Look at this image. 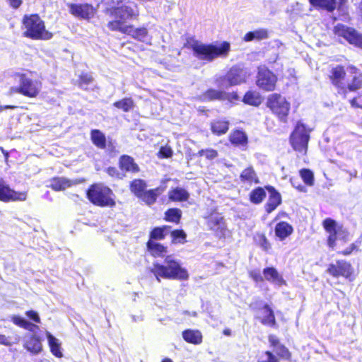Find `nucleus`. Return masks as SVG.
Wrapping results in <instances>:
<instances>
[{
	"mask_svg": "<svg viewBox=\"0 0 362 362\" xmlns=\"http://www.w3.org/2000/svg\"><path fill=\"white\" fill-rule=\"evenodd\" d=\"M105 13L116 19L109 21L107 28L112 32H119L130 36L141 42L149 40L148 29L144 27L134 28L133 25H125L127 20H137L140 12L138 4L133 0H117L115 6L107 8Z\"/></svg>",
	"mask_w": 362,
	"mask_h": 362,
	"instance_id": "nucleus-1",
	"label": "nucleus"
},
{
	"mask_svg": "<svg viewBox=\"0 0 362 362\" xmlns=\"http://www.w3.org/2000/svg\"><path fill=\"white\" fill-rule=\"evenodd\" d=\"M347 71L350 79L346 83V70L342 64L331 67L327 76L331 84L343 98H346L348 93L356 92L362 88V72L360 69L356 66L350 64L347 66Z\"/></svg>",
	"mask_w": 362,
	"mask_h": 362,
	"instance_id": "nucleus-2",
	"label": "nucleus"
},
{
	"mask_svg": "<svg viewBox=\"0 0 362 362\" xmlns=\"http://www.w3.org/2000/svg\"><path fill=\"white\" fill-rule=\"evenodd\" d=\"M184 47L191 49L199 60L206 62H211L217 58H226L231 50L230 43L228 41L205 44L194 40L192 44H185Z\"/></svg>",
	"mask_w": 362,
	"mask_h": 362,
	"instance_id": "nucleus-3",
	"label": "nucleus"
},
{
	"mask_svg": "<svg viewBox=\"0 0 362 362\" xmlns=\"http://www.w3.org/2000/svg\"><path fill=\"white\" fill-rule=\"evenodd\" d=\"M23 36L33 40H49L53 33L46 28L45 21L38 13L25 14L21 20Z\"/></svg>",
	"mask_w": 362,
	"mask_h": 362,
	"instance_id": "nucleus-4",
	"label": "nucleus"
},
{
	"mask_svg": "<svg viewBox=\"0 0 362 362\" xmlns=\"http://www.w3.org/2000/svg\"><path fill=\"white\" fill-rule=\"evenodd\" d=\"M86 199L93 206L100 208H113L116 206L113 190L103 182H94L86 191Z\"/></svg>",
	"mask_w": 362,
	"mask_h": 362,
	"instance_id": "nucleus-5",
	"label": "nucleus"
},
{
	"mask_svg": "<svg viewBox=\"0 0 362 362\" xmlns=\"http://www.w3.org/2000/svg\"><path fill=\"white\" fill-rule=\"evenodd\" d=\"M151 272L158 281H160V278L177 280H187L189 278L187 270L182 267L177 261L171 259L170 256H167L165 259V264L153 263Z\"/></svg>",
	"mask_w": 362,
	"mask_h": 362,
	"instance_id": "nucleus-6",
	"label": "nucleus"
},
{
	"mask_svg": "<svg viewBox=\"0 0 362 362\" xmlns=\"http://www.w3.org/2000/svg\"><path fill=\"white\" fill-rule=\"evenodd\" d=\"M311 129L301 121H298L289 136V144L298 156H306L310 139Z\"/></svg>",
	"mask_w": 362,
	"mask_h": 362,
	"instance_id": "nucleus-7",
	"label": "nucleus"
},
{
	"mask_svg": "<svg viewBox=\"0 0 362 362\" xmlns=\"http://www.w3.org/2000/svg\"><path fill=\"white\" fill-rule=\"evenodd\" d=\"M130 192L140 201L148 206L154 204L158 197L161 194L163 189L160 187L146 189V182L141 178L132 180L129 185Z\"/></svg>",
	"mask_w": 362,
	"mask_h": 362,
	"instance_id": "nucleus-8",
	"label": "nucleus"
},
{
	"mask_svg": "<svg viewBox=\"0 0 362 362\" xmlns=\"http://www.w3.org/2000/svg\"><path fill=\"white\" fill-rule=\"evenodd\" d=\"M266 107L282 123H287L291 110V103L281 94L274 93L268 95Z\"/></svg>",
	"mask_w": 362,
	"mask_h": 362,
	"instance_id": "nucleus-9",
	"label": "nucleus"
},
{
	"mask_svg": "<svg viewBox=\"0 0 362 362\" xmlns=\"http://www.w3.org/2000/svg\"><path fill=\"white\" fill-rule=\"evenodd\" d=\"M322 225L325 232L328 233L327 245L329 248L334 249L336 247L338 239H341L344 242L349 240L348 230L342 225H338L335 220L326 218L323 220Z\"/></svg>",
	"mask_w": 362,
	"mask_h": 362,
	"instance_id": "nucleus-10",
	"label": "nucleus"
},
{
	"mask_svg": "<svg viewBox=\"0 0 362 362\" xmlns=\"http://www.w3.org/2000/svg\"><path fill=\"white\" fill-rule=\"evenodd\" d=\"M278 77L272 70L265 66L257 67L255 83L262 90L272 92L276 89Z\"/></svg>",
	"mask_w": 362,
	"mask_h": 362,
	"instance_id": "nucleus-11",
	"label": "nucleus"
},
{
	"mask_svg": "<svg viewBox=\"0 0 362 362\" xmlns=\"http://www.w3.org/2000/svg\"><path fill=\"white\" fill-rule=\"evenodd\" d=\"M327 272L334 278L341 276L350 281H354L356 277L353 266L346 259H337L335 263L329 264Z\"/></svg>",
	"mask_w": 362,
	"mask_h": 362,
	"instance_id": "nucleus-12",
	"label": "nucleus"
},
{
	"mask_svg": "<svg viewBox=\"0 0 362 362\" xmlns=\"http://www.w3.org/2000/svg\"><path fill=\"white\" fill-rule=\"evenodd\" d=\"M16 76L19 78L22 95L28 98H35L40 95L42 87L40 80H33L25 73H16Z\"/></svg>",
	"mask_w": 362,
	"mask_h": 362,
	"instance_id": "nucleus-13",
	"label": "nucleus"
},
{
	"mask_svg": "<svg viewBox=\"0 0 362 362\" xmlns=\"http://www.w3.org/2000/svg\"><path fill=\"white\" fill-rule=\"evenodd\" d=\"M333 33L345 39L349 44L362 48V34L355 28L338 23L334 27Z\"/></svg>",
	"mask_w": 362,
	"mask_h": 362,
	"instance_id": "nucleus-14",
	"label": "nucleus"
},
{
	"mask_svg": "<svg viewBox=\"0 0 362 362\" xmlns=\"http://www.w3.org/2000/svg\"><path fill=\"white\" fill-rule=\"evenodd\" d=\"M246 76L244 69L239 65H234L227 71V73L221 76L216 81H218V86L227 83L226 86L230 87L239 85L245 82Z\"/></svg>",
	"mask_w": 362,
	"mask_h": 362,
	"instance_id": "nucleus-15",
	"label": "nucleus"
},
{
	"mask_svg": "<svg viewBox=\"0 0 362 362\" xmlns=\"http://www.w3.org/2000/svg\"><path fill=\"white\" fill-rule=\"evenodd\" d=\"M27 197V192L16 191L11 188L2 178L0 179V202L4 203L22 202L25 201Z\"/></svg>",
	"mask_w": 362,
	"mask_h": 362,
	"instance_id": "nucleus-16",
	"label": "nucleus"
},
{
	"mask_svg": "<svg viewBox=\"0 0 362 362\" xmlns=\"http://www.w3.org/2000/svg\"><path fill=\"white\" fill-rule=\"evenodd\" d=\"M69 13L80 19L90 20L93 18L95 8L90 4H68Z\"/></svg>",
	"mask_w": 362,
	"mask_h": 362,
	"instance_id": "nucleus-17",
	"label": "nucleus"
},
{
	"mask_svg": "<svg viewBox=\"0 0 362 362\" xmlns=\"http://www.w3.org/2000/svg\"><path fill=\"white\" fill-rule=\"evenodd\" d=\"M90 140L94 146L100 149H105L108 146L109 153H116L117 152L115 146L110 141L107 144V139L105 134L100 129H93L90 132Z\"/></svg>",
	"mask_w": 362,
	"mask_h": 362,
	"instance_id": "nucleus-18",
	"label": "nucleus"
},
{
	"mask_svg": "<svg viewBox=\"0 0 362 362\" xmlns=\"http://www.w3.org/2000/svg\"><path fill=\"white\" fill-rule=\"evenodd\" d=\"M265 189L269 193V197L264 209L265 212L269 214L282 204V197L274 186L265 185Z\"/></svg>",
	"mask_w": 362,
	"mask_h": 362,
	"instance_id": "nucleus-19",
	"label": "nucleus"
},
{
	"mask_svg": "<svg viewBox=\"0 0 362 362\" xmlns=\"http://www.w3.org/2000/svg\"><path fill=\"white\" fill-rule=\"evenodd\" d=\"M268 341L270 347L274 349L276 354H278V356L280 357L281 360L288 362L292 361V353L284 344L281 343L277 336L275 334H269L268 336Z\"/></svg>",
	"mask_w": 362,
	"mask_h": 362,
	"instance_id": "nucleus-20",
	"label": "nucleus"
},
{
	"mask_svg": "<svg viewBox=\"0 0 362 362\" xmlns=\"http://www.w3.org/2000/svg\"><path fill=\"white\" fill-rule=\"evenodd\" d=\"M118 166L122 173L136 174L140 172V167L136 163L134 158L127 154L119 156L118 160Z\"/></svg>",
	"mask_w": 362,
	"mask_h": 362,
	"instance_id": "nucleus-21",
	"label": "nucleus"
},
{
	"mask_svg": "<svg viewBox=\"0 0 362 362\" xmlns=\"http://www.w3.org/2000/svg\"><path fill=\"white\" fill-rule=\"evenodd\" d=\"M229 142L235 147L246 148L249 139L245 131L241 129H233L228 135Z\"/></svg>",
	"mask_w": 362,
	"mask_h": 362,
	"instance_id": "nucleus-22",
	"label": "nucleus"
},
{
	"mask_svg": "<svg viewBox=\"0 0 362 362\" xmlns=\"http://www.w3.org/2000/svg\"><path fill=\"white\" fill-rule=\"evenodd\" d=\"M293 232V226L287 221H279L274 226L275 237L279 241L285 240L289 238Z\"/></svg>",
	"mask_w": 362,
	"mask_h": 362,
	"instance_id": "nucleus-23",
	"label": "nucleus"
},
{
	"mask_svg": "<svg viewBox=\"0 0 362 362\" xmlns=\"http://www.w3.org/2000/svg\"><path fill=\"white\" fill-rule=\"evenodd\" d=\"M209 127L211 133L219 136L226 134L228 132L230 122L225 117H218L212 120Z\"/></svg>",
	"mask_w": 362,
	"mask_h": 362,
	"instance_id": "nucleus-24",
	"label": "nucleus"
},
{
	"mask_svg": "<svg viewBox=\"0 0 362 362\" xmlns=\"http://www.w3.org/2000/svg\"><path fill=\"white\" fill-rule=\"evenodd\" d=\"M263 275L264 280L274 284L277 286H286V281L281 274H280L276 269L274 267H267L263 269Z\"/></svg>",
	"mask_w": 362,
	"mask_h": 362,
	"instance_id": "nucleus-25",
	"label": "nucleus"
},
{
	"mask_svg": "<svg viewBox=\"0 0 362 362\" xmlns=\"http://www.w3.org/2000/svg\"><path fill=\"white\" fill-rule=\"evenodd\" d=\"M23 347L33 355L39 354L43 349L40 337L35 334L30 335L25 340Z\"/></svg>",
	"mask_w": 362,
	"mask_h": 362,
	"instance_id": "nucleus-26",
	"label": "nucleus"
},
{
	"mask_svg": "<svg viewBox=\"0 0 362 362\" xmlns=\"http://www.w3.org/2000/svg\"><path fill=\"white\" fill-rule=\"evenodd\" d=\"M261 309L263 310L264 315L263 316L257 317L261 324L270 327H276L275 314L269 305L264 303Z\"/></svg>",
	"mask_w": 362,
	"mask_h": 362,
	"instance_id": "nucleus-27",
	"label": "nucleus"
},
{
	"mask_svg": "<svg viewBox=\"0 0 362 362\" xmlns=\"http://www.w3.org/2000/svg\"><path fill=\"white\" fill-rule=\"evenodd\" d=\"M168 198L172 202H183L189 199V194L185 189L176 187L168 191Z\"/></svg>",
	"mask_w": 362,
	"mask_h": 362,
	"instance_id": "nucleus-28",
	"label": "nucleus"
},
{
	"mask_svg": "<svg viewBox=\"0 0 362 362\" xmlns=\"http://www.w3.org/2000/svg\"><path fill=\"white\" fill-rule=\"evenodd\" d=\"M146 245L148 252L153 257H163L168 252V247L156 241L148 240Z\"/></svg>",
	"mask_w": 362,
	"mask_h": 362,
	"instance_id": "nucleus-29",
	"label": "nucleus"
},
{
	"mask_svg": "<svg viewBox=\"0 0 362 362\" xmlns=\"http://www.w3.org/2000/svg\"><path fill=\"white\" fill-rule=\"evenodd\" d=\"M182 336L186 342L194 345L200 344L203 341L202 334L199 329H185L182 331Z\"/></svg>",
	"mask_w": 362,
	"mask_h": 362,
	"instance_id": "nucleus-30",
	"label": "nucleus"
},
{
	"mask_svg": "<svg viewBox=\"0 0 362 362\" xmlns=\"http://www.w3.org/2000/svg\"><path fill=\"white\" fill-rule=\"evenodd\" d=\"M240 180L241 182L249 185L259 183V177L252 165L245 168L240 173Z\"/></svg>",
	"mask_w": 362,
	"mask_h": 362,
	"instance_id": "nucleus-31",
	"label": "nucleus"
},
{
	"mask_svg": "<svg viewBox=\"0 0 362 362\" xmlns=\"http://www.w3.org/2000/svg\"><path fill=\"white\" fill-rule=\"evenodd\" d=\"M310 4L315 9L325 10L332 13L337 8V0H308Z\"/></svg>",
	"mask_w": 362,
	"mask_h": 362,
	"instance_id": "nucleus-32",
	"label": "nucleus"
},
{
	"mask_svg": "<svg viewBox=\"0 0 362 362\" xmlns=\"http://www.w3.org/2000/svg\"><path fill=\"white\" fill-rule=\"evenodd\" d=\"M223 95H225L224 90L209 88L202 93L199 99L202 101L224 100Z\"/></svg>",
	"mask_w": 362,
	"mask_h": 362,
	"instance_id": "nucleus-33",
	"label": "nucleus"
},
{
	"mask_svg": "<svg viewBox=\"0 0 362 362\" xmlns=\"http://www.w3.org/2000/svg\"><path fill=\"white\" fill-rule=\"evenodd\" d=\"M11 321L18 327L23 328L33 333H36L40 330V327L37 325L28 322L19 315L12 316Z\"/></svg>",
	"mask_w": 362,
	"mask_h": 362,
	"instance_id": "nucleus-34",
	"label": "nucleus"
},
{
	"mask_svg": "<svg viewBox=\"0 0 362 362\" xmlns=\"http://www.w3.org/2000/svg\"><path fill=\"white\" fill-rule=\"evenodd\" d=\"M11 321L18 327L23 328L33 333H36L40 330V327L37 325L28 322L19 315L12 316Z\"/></svg>",
	"mask_w": 362,
	"mask_h": 362,
	"instance_id": "nucleus-35",
	"label": "nucleus"
},
{
	"mask_svg": "<svg viewBox=\"0 0 362 362\" xmlns=\"http://www.w3.org/2000/svg\"><path fill=\"white\" fill-rule=\"evenodd\" d=\"M262 101V96L255 90H247L243 98V102L254 107H258Z\"/></svg>",
	"mask_w": 362,
	"mask_h": 362,
	"instance_id": "nucleus-36",
	"label": "nucleus"
},
{
	"mask_svg": "<svg viewBox=\"0 0 362 362\" xmlns=\"http://www.w3.org/2000/svg\"><path fill=\"white\" fill-rule=\"evenodd\" d=\"M182 212L178 208H170L164 213L163 219L170 223L178 225L182 219Z\"/></svg>",
	"mask_w": 362,
	"mask_h": 362,
	"instance_id": "nucleus-37",
	"label": "nucleus"
},
{
	"mask_svg": "<svg viewBox=\"0 0 362 362\" xmlns=\"http://www.w3.org/2000/svg\"><path fill=\"white\" fill-rule=\"evenodd\" d=\"M72 182L68 179L59 177H54L50 180L49 187L54 191H62L70 187Z\"/></svg>",
	"mask_w": 362,
	"mask_h": 362,
	"instance_id": "nucleus-38",
	"label": "nucleus"
},
{
	"mask_svg": "<svg viewBox=\"0 0 362 362\" xmlns=\"http://www.w3.org/2000/svg\"><path fill=\"white\" fill-rule=\"evenodd\" d=\"M115 108L123 111L124 112H129L134 110L135 107V103L134 100L130 97H125L120 100L115 101L112 104Z\"/></svg>",
	"mask_w": 362,
	"mask_h": 362,
	"instance_id": "nucleus-39",
	"label": "nucleus"
},
{
	"mask_svg": "<svg viewBox=\"0 0 362 362\" xmlns=\"http://www.w3.org/2000/svg\"><path fill=\"white\" fill-rule=\"evenodd\" d=\"M269 37L268 31L266 29L260 28L254 31H250L243 37L245 42H250L252 40H262Z\"/></svg>",
	"mask_w": 362,
	"mask_h": 362,
	"instance_id": "nucleus-40",
	"label": "nucleus"
},
{
	"mask_svg": "<svg viewBox=\"0 0 362 362\" xmlns=\"http://www.w3.org/2000/svg\"><path fill=\"white\" fill-rule=\"evenodd\" d=\"M170 228V226L163 225L153 228L149 232V239L148 240L158 241L165 238V230Z\"/></svg>",
	"mask_w": 362,
	"mask_h": 362,
	"instance_id": "nucleus-41",
	"label": "nucleus"
},
{
	"mask_svg": "<svg viewBox=\"0 0 362 362\" xmlns=\"http://www.w3.org/2000/svg\"><path fill=\"white\" fill-rule=\"evenodd\" d=\"M46 335L51 353L57 358H62L63 354L61 351V344L58 339L49 332H47Z\"/></svg>",
	"mask_w": 362,
	"mask_h": 362,
	"instance_id": "nucleus-42",
	"label": "nucleus"
},
{
	"mask_svg": "<svg viewBox=\"0 0 362 362\" xmlns=\"http://www.w3.org/2000/svg\"><path fill=\"white\" fill-rule=\"evenodd\" d=\"M266 189L262 187L254 188L249 194V199L254 204H259L266 197Z\"/></svg>",
	"mask_w": 362,
	"mask_h": 362,
	"instance_id": "nucleus-43",
	"label": "nucleus"
},
{
	"mask_svg": "<svg viewBox=\"0 0 362 362\" xmlns=\"http://www.w3.org/2000/svg\"><path fill=\"white\" fill-rule=\"evenodd\" d=\"M281 358L272 351H263L257 356V362H280Z\"/></svg>",
	"mask_w": 362,
	"mask_h": 362,
	"instance_id": "nucleus-44",
	"label": "nucleus"
},
{
	"mask_svg": "<svg viewBox=\"0 0 362 362\" xmlns=\"http://www.w3.org/2000/svg\"><path fill=\"white\" fill-rule=\"evenodd\" d=\"M254 241L265 252H268L272 248V245L264 233H257L254 236Z\"/></svg>",
	"mask_w": 362,
	"mask_h": 362,
	"instance_id": "nucleus-45",
	"label": "nucleus"
},
{
	"mask_svg": "<svg viewBox=\"0 0 362 362\" xmlns=\"http://www.w3.org/2000/svg\"><path fill=\"white\" fill-rule=\"evenodd\" d=\"M94 78L88 73H81L77 80V86L83 90H88V86L93 83Z\"/></svg>",
	"mask_w": 362,
	"mask_h": 362,
	"instance_id": "nucleus-46",
	"label": "nucleus"
},
{
	"mask_svg": "<svg viewBox=\"0 0 362 362\" xmlns=\"http://www.w3.org/2000/svg\"><path fill=\"white\" fill-rule=\"evenodd\" d=\"M172 244H185L187 242V234L182 229H175L170 232Z\"/></svg>",
	"mask_w": 362,
	"mask_h": 362,
	"instance_id": "nucleus-47",
	"label": "nucleus"
},
{
	"mask_svg": "<svg viewBox=\"0 0 362 362\" xmlns=\"http://www.w3.org/2000/svg\"><path fill=\"white\" fill-rule=\"evenodd\" d=\"M299 175L303 182L308 186H313L315 183L314 173L308 168H302L299 171Z\"/></svg>",
	"mask_w": 362,
	"mask_h": 362,
	"instance_id": "nucleus-48",
	"label": "nucleus"
},
{
	"mask_svg": "<svg viewBox=\"0 0 362 362\" xmlns=\"http://www.w3.org/2000/svg\"><path fill=\"white\" fill-rule=\"evenodd\" d=\"M361 245V240H356L354 243H352L349 247L346 248L338 251L337 254L341 256L347 257L351 255L354 252H358L360 251V246Z\"/></svg>",
	"mask_w": 362,
	"mask_h": 362,
	"instance_id": "nucleus-49",
	"label": "nucleus"
},
{
	"mask_svg": "<svg viewBox=\"0 0 362 362\" xmlns=\"http://www.w3.org/2000/svg\"><path fill=\"white\" fill-rule=\"evenodd\" d=\"M105 173L112 178L117 180H122L125 177V174L119 170L115 166H109L105 169Z\"/></svg>",
	"mask_w": 362,
	"mask_h": 362,
	"instance_id": "nucleus-50",
	"label": "nucleus"
},
{
	"mask_svg": "<svg viewBox=\"0 0 362 362\" xmlns=\"http://www.w3.org/2000/svg\"><path fill=\"white\" fill-rule=\"evenodd\" d=\"M173 151L170 146H163L160 148L157 156L159 158H170L173 156Z\"/></svg>",
	"mask_w": 362,
	"mask_h": 362,
	"instance_id": "nucleus-51",
	"label": "nucleus"
},
{
	"mask_svg": "<svg viewBox=\"0 0 362 362\" xmlns=\"http://www.w3.org/2000/svg\"><path fill=\"white\" fill-rule=\"evenodd\" d=\"M198 155L204 156L206 158L212 160L218 156V151L214 148L201 149L199 151Z\"/></svg>",
	"mask_w": 362,
	"mask_h": 362,
	"instance_id": "nucleus-52",
	"label": "nucleus"
},
{
	"mask_svg": "<svg viewBox=\"0 0 362 362\" xmlns=\"http://www.w3.org/2000/svg\"><path fill=\"white\" fill-rule=\"evenodd\" d=\"M211 230H213L215 235L219 238H225L228 233L226 223L217 226L211 229Z\"/></svg>",
	"mask_w": 362,
	"mask_h": 362,
	"instance_id": "nucleus-53",
	"label": "nucleus"
},
{
	"mask_svg": "<svg viewBox=\"0 0 362 362\" xmlns=\"http://www.w3.org/2000/svg\"><path fill=\"white\" fill-rule=\"evenodd\" d=\"M226 223L225 219L223 216H217L214 218H209L208 220V225L209 226L210 230Z\"/></svg>",
	"mask_w": 362,
	"mask_h": 362,
	"instance_id": "nucleus-54",
	"label": "nucleus"
},
{
	"mask_svg": "<svg viewBox=\"0 0 362 362\" xmlns=\"http://www.w3.org/2000/svg\"><path fill=\"white\" fill-rule=\"evenodd\" d=\"M351 107L362 109V93L349 100Z\"/></svg>",
	"mask_w": 362,
	"mask_h": 362,
	"instance_id": "nucleus-55",
	"label": "nucleus"
},
{
	"mask_svg": "<svg viewBox=\"0 0 362 362\" xmlns=\"http://www.w3.org/2000/svg\"><path fill=\"white\" fill-rule=\"evenodd\" d=\"M249 276L256 283H261L264 281V276L257 270L249 272Z\"/></svg>",
	"mask_w": 362,
	"mask_h": 362,
	"instance_id": "nucleus-56",
	"label": "nucleus"
},
{
	"mask_svg": "<svg viewBox=\"0 0 362 362\" xmlns=\"http://www.w3.org/2000/svg\"><path fill=\"white\" fill-rule=\"evenodd\" d=\"M25 315L31 320H33V322H35V323H40L41 320H40V317L38 315V313L33 310H28L25 312Z\"/></svg>",
	"mask_w": 362,
	"mask_h": 362,
	"instance_id": "nucleus-57",
	"label": "nucleus"
},
{
	"mask_svg": "<svg viewBox=\"0 0 362 362\" xmlns=\"http://www.w3.org/2000/svg\"><path fill=\"white\" fill-rule=\"evenodd\" d=\"M224 100H228L229 102L237 101L239 100L238 94L236 91H233L232 93H227L225 91V95H223Z\"/></svg>",
	"mask_w": 362,
	"mask_h": 362,
	"instance_id": "nucleus-58",
	"label": "nucleus"
},
{
	"mask_svg": "<svg viewBox=\"0 0 362 362\" xmlns=\"http://www.w3.org/2000/svg\"><path fill=\"white\" fill-rule=\"evenodd\" d=\"M9 6L13 9L19 8L23 3V0H6Z\"/></svg>",
	"mask_w": 362,
	"mask_h": 362,
	"instance_id": "nucleus-59",
	"label": "nucleus"
},
{
	"mask_svg": "<svg viewBox=\"0 0 362 362\" xmlns=\"http://www.w3.org/2000/svg\"><path fill=\"white\" fill-rule=\"evenodd\" d=\"M0 344L10 346L12 345V343L10 341L9 337H7L4 334H0Z\"/></svg>",
	"mask_w": 362,
	"mask_h": 362,
	"instance_id": "nucleus-60",
	"label": "nucleus"
},
{
	"mask_svg": "<svg viewBox=\"0 0 362 362\" xmlns=\"http://www.w3.org/2000/svg\"><path fill=\"white\" fill-rule=\"evenodd\" d=\"M8 93H9V95H13V94H16V93L22 95L21 83H19V85L18 86L11 87L9 89Z\"/></svg>",
	"mask_w": 362,
	"mask_h": 362,
	"instance_id": "nucleus-61",
	"label": "nucleus"
},
{
	"mask_svg": "<svg viewBox=\"0 0 362 362\" xmlns=\"http://www.w3.org/2000/svg\"><path fill=\"white\" fill-rule=\"evenodd\" d=\"M16 108H17V107L13 105H0V112L4 110H14Z\"/></svg>",
	"mask_w": 362,
	"mask_h": 362,
	"instance_id": "nucleus-62",
	"label": "nucleus"
},
{
	"mask_svg": "<svg viewBox=\"0 0 362 362\" xmlns=\"http://www.w3.org/2000/svg\"><path fill=\"white\" fill-rule=\"evenodd\" d=\"M132 46H133L132 47H128V49L133 52H136L138 50H144V48H141L137 44L133 43Z\"/></svg>",
	"mask_w": 362,
	"mask_h": 362,
	"instance_id": "nucleus-63",
	"label": "nucleus"
},
{
	"mask_svg": "<svg viewBox=\"0 0 362 362\" xmlns=\"http://www.w3.org/2000/svg\"><path fill=\"white\" fill-rule=\"evenodd\" d=\"M223 334L226 336H230L231 335V330L229 328H225L223 330Z\"/></svg>",
	"mask_w": 362,
	"mask_h": 362,
	"instance_id": "nucleus-64",
	"label": "nucleus"
}]
</instances>
